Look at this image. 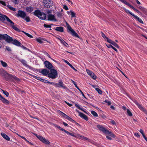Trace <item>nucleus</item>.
<instances>
[{"mask_svg": "<svg viewBox=\"0 0 147 147\" xmlns=\"http://www.w3.org/2000/svg\"><path fill=\"white\" fill-rule=\"evenodd\" d=\"M37 41L38 42L42 43L43 42V41L42 40V39L40 38H38L36 39Z\"/></svg>", "mask_w": 147, "mask_h": 147, "instance_id": "obj_40", "label": "nucleus"}, {"mask_svg": "<svg viewBox=\"0 0 147 147\" xmlns=\"http://www.w3.org/2000/svg\"><path fill=\"white\" fill-rule=\"evenodd\" d=\"M80 114H81L79 116L80 117H81L82 118L84 119L86 121L88 120V117L86 115H85L82 113Z\"/></svg>", "mask_w": 147, "mask_h": 147, "instance_id": "obj_20", "label": "nucleus"}, {"mask_svg": "<svg viewBox=\"0 0 147 147\" xmlns=\"http://www.w3.org/2000/svg\"><path fill=\"white\" fill-rule=\"evenodd\" d=\"M61 115L62 116L64 117L65 119H66L68 116L66 115L65 113L61 112Z\"/></svg>", "mask_w": 147, "mask_h": 147, "instance_id": "obj_44", "label": "nucleus"}, {"mask_svg": "<svg viewBox=\"0 0 147 147\" xmlns=\"http://www.w3.org/2000/svg\"><path fill=\"white\" fill-rule=\"evenodd\" d=\"M105 102L107 103L108 105H110L111 104V102L110 101H108L107 100H105Z\"/></svg>", "mask_w": 147, "mask_h": 147, "instance_id": "obj_53", "label": "nucleus"}, {"mask_svg": "<svg viewBox=\"0 0 147 147\" xmlns=\"http://www.w3.org/2000/svg\"><path fill=\"white\" fill-rule=\"evenodd\" d=\"M111 44L117 48H119V46L117 45V44L113 41Z\"/></svg>", "mask_w": 147, "mask_h": 147, "instance_id": "obj_34", "label": "nucleus"}, {"mask_svg": "<svg viewBox=\"0 0 147 147\" xmlns=\"http://www.w3.org/2000/svg\"><path fill=\"white\" fill-rule=\"evenodd\" d=\"M2 65L4 67H6L7 66V65L5 62L3 61H0Z\"/></svg>", "mask_w": 147, "mask_h": 147, "instance_id": "obj_26", "label": "nucleus"}, {"mask_svg": "<svg viewBox=\"0 0 147 147\" xmlns=\"http://www.w3.org/2000/svg\"><path fill=\"white\" fill-rule=\"evenodd\" d=\"M37 138L44 143L46 144H49L50 142L47 140L40 136H38L36 134H34Z\"/></svg>", "mask_w": 147, "mask_h": 147, "instance_id": "obj_5", "label": "nucleus"}, {"mask_svg": "<svg viewBox=\"0 0 147 147\" xmlns=\"http://www.w3.org/2000/svg\"><path fill=\"white\" fill-rule=\"evenodd\" d=\"M58 39L60 41L61 43H63L65 42V41L63 39L59 38H58Z\"/></svg>", "mask_w": 147, "mask_h": 147, "instance_id": "obj_54", "label": "nucleus"}, {"mask_svg": "<svg viewBox=\"0 0 147 147\" xmlns=\"http://www.w3.org/2000/svg\"><path fill=\"white\" fill-rule=\"evenodd\" d=\"M108 132H107L106 133H105L106 134L109 135L110 136L113 137V138H115V135L113 133H112L111 132L107 130Z\"/></svg>", "mask_w": 147, "mask_h": 147, "instance_id": "obj_23", "label": "nucleus"}, {"mask_svg": "<svg viewBox=\"0 0 147 147\" xmlns=\"http://www.w3.org/2000/svg\"><path fill=\"white\" fill-rule=\"evenodd\" d=\"M71 13V16L72 17H75V13L74 12H73L71 11H70Z\"/></svg>", "mask_w": 147, "mask_h": 147, "instance_id": "obj_49", "label": "nucleus"}, {"mask_svg": "<svg viewBox=\"0 0 147 147\" xmlns=\"http://www.w3.org/2000/svg\"><path fill=\"white\" fill-rule=\"evenodd\" d=\"M97 127L100 130L102 131L105 134V133H106L107 132H108L107 131L108 130L106 129L102 125H97Z\"/></svg>", "mask_w": 147, "mask_h": 147, "instance_id": "obj_12", "label": "nucleus"}, {"mask_svg": "<svg viewBox=\"0 0 147 147\" xmlns=\"http://www.w3.org/2000/svg\"><path fill=\"white\" fill-rule=\"evenodd\" d=\"M5 71H4L3 69L1 70L0 69V74L2 76H5V74L4 72L5 73Z\"/></svg>", "mask_w": 147, "mask_h": 147, "instance_id": "obj_29", "label": "nucleus"}, {"mask_svg": "<svg viewBox=\"0 0 147 147\" xmlns=\"http://www.w3.org/2000/svg\"><path fill=\"white\" fill-rule=\"evenodd\" d=\"M66 27L69 30L68 32H70V33L73 36L76 37H78V35L77 34L72 28L67 23L66 24Z\"/></svg>", "mask_w": 147, "mask_h": 147, "instance_id": "obj_7", "label": "nucleus"}, {"mask_svg": "<svg viewBox=\"0 0 147 147\" xmlns=\"http://www.w3.org/2000/svg\"><path fill=\"white\" fill-rule=\"evenodd\" d=\"M40 81L45 83H48V81L42 78L41 79V80Z\"/></svg>", "mask_w": 147, "mask_h": 147, "instance_id": "obj_46", "label": "nucleus"}, {"mask_svg": "<svg viewBox=\"0 0 147 147\" xmlns=\"http://www.w3.org/2000/svg\"><path fill=\"white\" fill-rule=\"evenodd\" d=\"M7 7L8 8H9V9L11 10H12L13 11H16V8L13 7H12L11 6L9 5H7Z\"/></svg>", "mask_w": 147, "mask_h": 147, "instance_id": "obj_28", "label": "nucleus"}, {"mask_svg": "<svg viewBox=\"0 0 147 147\" xmlns=\"http://www.w3.org/2000/svg\"><path fill=\"white\" fill-rule=\"evenodd\" d=\"M69 66L71 64L70 63H69L67 60L64 59L63 60Z\"/></svg>", "mask_w": 147, "mask_h": 147, "instance_id": "obj_56", "label": "nucleus"}, {"mask_svg": "<svg viewBox=\"0 0 147 147\" xmlns=\"http://www.w3.org/2000/svg\"><path fill=\"white\" fill-rule=\"evenodd\" d=\"M79 137H80L81 138V139L83 140H88V139L86 137H84V136H80V135H79L78 136Z\"/></svg>", "mask_w": 147, "mask_h": 147, "instance_id": "obj_39", "label": "nucleus"}, {"mask_svg": "<svg viewBox=\"0 0 147 147\" xmlns=\"http://www.w3.org/2000/svg\"><path fill=\"white\" fill-rule=\"evenodd\" d=\"M5 73L6 74H5V77L6 80H8L12 79L13 78L12 75L8 74L6 71H5Z\"/></svg>", "mask_w": 147, "mask_h": 147, "instance_id": "obj_14", "label": "nucleus"}, {"mask_svg": "<svg viewBox=\"0 0 147 147\" xmlns=\"http://www.w3.org/2000/svg\"><path fill=\"white\" fill-rule=\"evenodd\" d=\"M0 39L5 40L8 42H10L13 40L12 38L7 34H0Z\"/></svg>", "mask_w": 147, "mask_h": 147, "instance_id": "obj_3", "label": "nucleus"}, {"mask_svg": "<svg viewBox=\"0 0 147 147\" xmlns=\"http://www.w3.org/2000/svg\"><path fill=\"white\" fill-rule=\"evenodd\" d=\"M0 100L3 103L6 105H8L9 104V101L7 99H6L2 96L0 98Z\"/></svg>", "mask_w": 147, "mask_h": 147, "instance_id": "obj_15", "label": "nucleus"}, {"mask_svg": "<svg viewBox=\"0 0 147 147\" xmlns=\"http://www.w3.org/2000/svg\"><path fill=\"white\" fill-rule=\"evenodd\" d=\"M11 42H12V43L15 45L18 46H21V43L16 39L14 40H13Z\"/></svg>", "mask_w": 147, "mask_h": 147, "instance_id": "obj_16", "label": "nucleus"}, {"mask_svg": "<svg viewBox=\"0 0 147 147\" xmlns=\"http://www.w3.org/2000/svg\"><path fill=\"white\" fill-rule=\"evenodd\" d=\"M63 7L66 10H67L69 9L68 7L66 5H64Z\"/></svg>", "mask_w": 147, "mask_h": 147, "instance_id": "obj_59", "label": "nucleus"}, {"mask_svg": "<svg viewBox=\"0 0 147 147\" xmlns=\"http://www.w3.org/2000/svg\"><path fill=\"white\" fill-rule=\"evenodd\" d=\"M91 77L94 80H95L96 79V75L93 72L91 73V74L90 75Z\"/></svg>", "mask_w": 147, "mask_h": 147, "instance_id": "obj_31", "label": "nucleus"}, {"mask_svg": "<svg viewBox=\"0 0 147 147\" xmlns=\"http://www.w3.org/2000/svg\"><path fill=\"white\" fill-rule=\"evenodd\" d=\"M133 16L135 18H136V19L139 22H140V23H141V24H143V22L142 21V20L140 18H139L137 16H136L135 15H134V16Z\"/></svg>", "mask_w": 147, "mask_h": 147, "instance_id": "obj_21", "label": "nucleus"}, {"mask_svg": "<svg viewBox=\"0 0 147 147\" xmlns=\"http://www.w3.org/2000/svg\"><path fill=\"white\" fill-rule=\"evenodd\" d=\"M86 71L87 73L89 75H90V74H91V73H92V72L89 69H86Z\"/></svg>", "mask_w": 147, "mask_h": 147, "instance_id": "obj_52", "label": "nucleus"}, {"mask_svg": "<svg viewBox=\"0 0 147 147\" xmlns=\"http://www.w3.org/2000/svg\"><path fill=\"white\" fill-rule=\"evenodd\" d=\"M76 88H77L80 91V92L81 93L82 95L84 97V98L86 99V97L85 96V95L84 94H83V93L81 91V90L79 89V88L77 86H76Z\"/></svg>", "mask_w": 147, "mask_h": 147, "instance_id": "obj_33", "label": "nucleus"}, {"mask_svg": "<svg viewBox=\"0 0 147 147\" xmlns=\"http://www.w3.org/2000/svg\"><path fill=\"white\" fill-rule=\"evenodd\" d=\"M34 14L40 19L45 20L46 18V15L44 13L41 12L38 10H36L34 12Z\"/></svg>", "mask_w": 147, "mask_h": 147, "instance_id": "obj_2", "label": "nucleus"}, {"mask_svg": "<svg viewBox=\"0 0 147 147\" xmlns=\"http://www.w3.org/2000/svg\"><path fill=\"white\" fill-rule=\"evenodd\" d=\"M21 138H22L23 139H24L25 141H26L28 143L30 144H32V143H31V142H29L28 141L26 138H25L23 136H22V137H21Z\"/></svg>", "mask_w": 147, "mask_h": 147, "instance_id": "obj_50", "label": "nucleus"}, {"mask_svg": "<svg viewBox=\"0 0 147 147\" xmlns=\"http://www.w3.org/2000/svg\"><path fill=\"white\" fill-rule=\"evenodd\" d=\"M32 77H33L34 78L37 80H39L40 81L41 80V78L40 77H37L35 76H34V75H32Z\"/></svg>", "mask_w": 147, "mask_h": 147, "instance_id": "obj_36", "label": "nucleus"}, {"mask_svg": "<svg viewBox=\"0 0 147 147\" xmlns=\"http://www.w3.org/2000/svg\"><path fill=\"white\" fill-rule=\"evenodd\" d=\"M138 8L141 10L146 15H147V10L145 8L142 7V6H139L138 7Z\"/></svg>", "mask_w": 147, "mask_h": 147, "instance_id": "obj_17", "label": "nucleus"}, {"mask_svg": "<svg viewBox=\"0 0 147 147\" xmlns=\"http://www.w3.org/2000/svg\"><path fill=\"white\" fill-rule=\"evenodd\" d=\"M6 49L8 51H11V49L9 47L6 46Z\"/></svg>", "mask_w": 147, "mask_h": 147, "instance_id": "obj_55", "label": "nucleus"}, {"mask_svg": "<svg viewBox=\"0 0 147 147\" xmlns=\"http://www.w3.org/2000/svg\"><path fill=\"white\" fill-rule=\"evenodd\" d=\"M62 44H63L64 46H65V47H68V44L65 42H64V43Z\"/></svg>", "mask_w": 147, "mask_h": 147, "instance_id": "obj_60", "label": "nucleus"}, {"mask_svg": "<svg viewBox=\"0 0 147 147\" xmlns=\"http://www.w3.org/2000/svg\"><path fill=\"white\" fill-rule=\"evenodd\" d=\"M3 16H5V17H4V20H5V19L8 22H9L10 24H11V25L12 26V28L14 29L15 30L19 32L20 31V30L17 27H16V26L13 25L14 24V23L11 20L7 17L5 15H3Z\"/></svg>", "mask_w": 147, "mask_h": 147, "instance_id": "obj_4", "label": "nucleus"}, {"mask_svg": "<svg viewBox=\"0 0 147 147\" xmlns=\"http://www.w3.org/2000/svg\"><path fill=\"white\" fill-rule=\"evenodd\" d=\"M66 119H68V120L71 121L73 122H76L74 120H73L72 118H71L68 116V117H67Z\"/></svg>", "mask_w": 147, "mask_h": 147, "instance_id": "obj_38", "label": "nucleus"}, {"mask_svg": "<svg viewBox=\"0 0 147 147\" xmlns=\"http://www.w3.org/2000/svg\"><path fill=\"white\" fill-rule=\"evenodd\" d=\"M18 60L19 61H20L24 65L26 66L27 65L26 63V62L25 60L23 59H19Z\"/></svg>", "mask_w": 147, "mask_h": 147, "instance_id": "obj_25", "label": "nucleus"}, {"mask_svg": "<svg viewBox=\"0 0 147 147\" xmlns=\"http://www.w3.org/2000/svg\"><path fill=\"white\" fill-rule=\"evenodd\" d=\"M135 103L137 105L138 107L141 110L143 111L147 115V111L144 109L139 103L138 102L135 101ZM147 120V118H146Z\"/></svg>", "mask_w": 147, "mask_h": 147, "instance_id": "obj_10", "label": "nucleus"}, {"mask_svg": "<svg viewBox=\"0 0 147 147\" xmlns=\"http://www.w3.org/2000/svg\"><path fill=\"white\" fill-rule=\"evenodd\" d=\"M106 45V46L108 48H112V47H113V46L111 45H110V44H109V45Z\"/></svg>", "mask_w": 147, "mask_h": 147, "instance_id": "obj_62", "label": "nucleus"}, {"mask_svg": "<svg viewBox=\"0 0 147 147\" xmlns=\"http://www.w3.org/2000/svg\"><path fill=\"white\" fill-rule=\"evenodd\" d=\"M26 11L28 12H32L33 10V8L31 7H28L26 8Z\"/></svg>", "mask_w": 147, "mask_h": 147, "instance_id": "obj_22", "label": "nucleus"}, {"mask_svg": "<svg viewBox=\"0 0 147 147\" xmlns=\"http://www.w3.org/2000/svg\"><path fill=\"white\" fill-rule=\"evenodd\" d=\"M123 3H124L125 4V5H128V6H129V7L131 8L132 9L134 10L135 9V8L133 6H132L130 4H129V3L127 2L126 1H124V2Z\"/></svg>", "mask_w": 147, "mask_h": 147, "instance_id": "obj_24", "label": "nucleus"}, {"mask_svg": "<svg viewBox=\"0 0 147 147\" xmlns=\"http://www.w3.org/2000/svg\"><path fill=\"white\" fill-rule=\"evenodd\" d=\"M22 32H24V34H26V35H27L28 37H30V38H33L32 36V35H30V34H28V33H27L26 32H24V31H22Z\"/></svg>", "mask_w": 147, "mask_h": 147, "instance_id": "obj_43", "label": "nucleus"}, {"mask_svg": "<svg viewBox=\"0 0 147 147\" xmlns=\"http://www.w3.org/2000/svg\"><path fill=\"white\" fill-rule=\"evenodd\" d=\"M24 19L27 22H28L30 21V18L29 17L26 16L25 17Z\"/></svg>", "mask_w": 147, "mask_h": 147, "instance_id": "obj_41", "label": "nucleus"}, {"mask_svg": "<svg viewBox=\"0 0 147 147\" xmlns=\"http://www.w3.org/2000/svg\"><path fill=\"white\" fill-rule=\"evenodd\" d=\"M5 17V16H3V15L0 13V20H4V18Z\"/></svg>", "mask_w": 147, "mask_h": 147, "instance_id": "obj_45", "label": "nucleus"}, {"mask_svg": "<svg viewBox=\"0 0 147 147\" xmlns=\"http://www.w3.org/2000/svg\"><path fill=\"white\" fill-rule=\"evenodd\" d=\"M69 66H70L72 69H73L75 71H77V70L76 69H75V68L71 64Z\"/></svg>", "mask_w": 147, "mask_h": 147, "instance_id": "obj_57", "label": "nucleus"}, {"mask_svg": "<svg viewBox=\"0 0 147 147\" xmlns=\"http://www.w3.org/2000/svg\"><path fill=\"white\" fill-rule=\"evenodd\" d=\"M48 20L57 22V20L55 17V16L52 14H49L47 16Z\"/></svg>", "mask_w": 147, "mask_h": 147, "instance_id": "obj_8", "label": "nucleus"}, {"mask_svg": "<svg viewBox=\"0 0 147 147\" xmlns=\"http://www.w3.org/2000/svg\"><path fill=\"white\" fill-rule=\"evenodd\" d=\"M46 28H50L51 27V25H48L46 24H44L43 25Z\"/></svg>", "mask_w": 147, "mask_h": 147, "instance_id": "obj_47", "label": "nucleus"}, {"mask_svg": "<svg viewBox=\"0 0 147 147\" xmlns=\"http://www.w3.org/2000/svg\"><path fill=\"white\" fill-rule=\"evenodd\" d=\"M95 89L98 92V93L100 94H101L102 93V92L99 88H95Z\"/></svg>", "mask_w": 147, "mask_h": 147, "instance_id": "obj_37", "label": "nucleus"}, {"mask_svg": "<svg viewBox=\"0 0 147 147\" xmlns=\"http://www.w3.org/2000/svg\"><path fill=\"white\" fill-rule=\"evenodd\" d=\"M91 113L95 117H97L98 116V115L97 113L94 111H91Z\"/></svg>", "mask_w": 147, "mask_h": 147, "instance_id": "obj_27", "label": "nucleus"}, {"mask_svg": "<svg viewBox=\"0 0 147 147\" xmlns=\"http://www.w3.org/2000/svg\"><path fill=\"white\" fill-rule=\"evenodd\" d=\"M140 133H141L142 134L143 137L144 136H145V135H144V134L143 131L142 129H140Z\"/></svg>", "mask_w": 147, "mask_h": 147, "instance_id": "obj_58", "label": "nucleus"}, {"mask_svg": "<svg viewBox=\"0 0 147 147\" xmlns=\"http://www.w3.org/2000/svg\"><path fill=\"white\" fill-rule=\"evenodd\" d=\"M55 30L58 31L60 32H63V28L62 26H59L56 27Z\"/></svg>", "mask_w": 147, "mask_h": 147, "instance_id": "obj_19", "label": "nucleus"}, {"mask_svg": "<svg viewBox=\"0 0 147 147\" xmlns=\"http://www.w3.org/2000/svg\"><path fill=\"white\" fill-rule=\"evenodd\" d=\"M26 13L24 11L21 10H19L18 11L17 16H18L24 19L26 17Z\"/></svg>", "mask_w": 147, "mask_h": 147, "instance_id": "obj_9", "label": "nucleus"}, {"mask_svg": "<svg viewBox=\"0 0 147 147\" xmlns=\"http://www.w3.org/2000/svg\"><path fill=\"white\" fill-rule=\"evenodd\" d=\"M3 92V93L6 95L7 97L9 96V93L6 91H5L3 90H1Z\"/></svg>", "mask_w": 147, "mask_h": 147, "instance_id": "obj_30", "label": "nucleus"}, {"mask_svg": "<svg viewBox=\"0 0 147 147\" xmlns=\"http://www.w3.org/2000/svg\"><path fill=\"white\" fill-rule=\"evenodd\" d=\"M39 72L43 74L44 76L48 75L49 78L52 79L56 78L57 76V71L53 69H51V73H49V71L47 69H39Z\"/></svg>", "mask_w": 147, "mask_h": 147, "instance_id": "obj_1", "label": "nucleus"}, {"mask_svg": "<svg viewBox=\"0 0 147 147\" xmlns=\"http://www.w3.org/2000/svg\"><path fill=\"white\" fill-rule=\"evenodd\" d=\"M123 9H124V10L125 11L126 13H129L131 15L133 16H134V14H133L131 12H130L128 10L126 9L125 8H124Z\"/></svg>", "mask_w": 147, "mask_h": 147, "instance_id": "obj_32", "label": "nucleus"}, {"mask_svg": "<svg viewBox=\"0 0 147 147\" xmlns=\"http://www.w3.org/2000/svg\"><path fill=\"white\" fill-rule=\"evenodd\" d=\"M56 87H62L64 89H66L67 87L65 86L64 85V84L61 80H59V82L58 83H56Z\"/></svg>", "mask_w": 147, "mask_h": 147, "instance_id": "obj_11", "label": "nucleus"}, {"mask_svg": "<svg viewBox=\"0 0 147 147\" xmlns=\"http://www.w3.org/2000/svg\"><path fill=\"white\" fill-rule=\"evenodd\" d=\"M134 135L135 136H136V137H140V135H139V134L137 133H136L134 134Z\"/></svg>", "mask_w": 147, "mask_h": 147, "instance_id": "obj_64", "label": "nucleus"}, {"mask_svg": "<svg viewBox=\"0 0 147 147\" xmlns=\"http://www.w3.org/2000/svg\"><path fill=\"white\" fill-rule=\"evenodd\" d=\"M44 64L45 67L48 69H51L53 67L52 64L48 61H45Z\"/></svg>", "mask_w": 147, "mask_h": 147, "instance_id": "obj_13", "label": "nucleus"}, {"mask_svg": "<svg viewBox=\"0 0 147 147\" xmlns=\"http://www.w3.org/2000/svg\"><path fill=\"white\" fill-rule=\"evenodd\" d=\"M1 135L2 136L5 140L7 141H9L10 138L6 134L3 133H1Z\"/></svg>", "mask_w": 147, "mask_h": 147, "instance_id": "obj_18", "label": "nucleus"}, {"mask_svg": "<svg viewBox=\"0 0 147 147\" xmlns=\"http://www.w3.org/2000/svg\"><path fill=\"white\" fill-rule=\"evenodd\" d=\"M101 35L103 38L105 40L107 38V37L102 32H101Z\"/></svg>", "mask_w": 147, "mask_h": 147, "instance_id": "obj_48", "label": "nucleus"}, {"mask_svg": "<svg viewBox=\"0 0 147 147\" xmlns=\"http://www.w3.org/2000/svg\"><path fill=\"white\" fill-rule=\"evenodd\" d=\"M43 3L47 8H50L53 5V2L51 0H44Z\"/></svg>", "mask_w": 147, "mask_h": 147, "instance_id": "obj_6", "label": "nucleus"}, {"mask_svg": "<svg viewBox=\"0 0 147 147\" xmlns=\"http://www.w3.org/2000/svg\"><path fill=\"white\" fill-rule=\"evenodd\" d=\"M20 47H22L24 49H25V50H27V49H28L27 48H26V47H24V46H23L21 44V46H20Z\"/></svg>", "mask_w": 147, "mask_h": 147, "instance_id": "obj_61", "label": "nucleus"}, {"mask_svg": "<svg viewBox=\"0 0 147 147\" xmlns=\"http://www.w3.org/2000/svg\"><path fill=\"white\" fill-rule=\"evenodd\" d=\"M127 112L128 115L129 116H131L132 115V114L131 111L128 109H127Z\"/></svg>", "mask_w": 147, "mask_h": 147, "instance_id": "obj_35", "label": "nucleus"}, {"mask_svg": "<svg viewBox=\"0 0 147 147\" xmlns=\"http://www.w3.org/2000/svg\"><path fill=\"white\" fill-rule=\"evenodd\" d=\"M105 40L111 44L113 42L111 39H109L108 38H107L106 39H105Z\"/></svg>", "mask_w": 147, "mask_h": 147, "instance_id": "obj_42", "label": "nucleus"}, {"mask_svg": "<svg viewBox=\"0 0 147 147\" xmlns=\"http://www.w3.org/2000/svg\"><path fill=\"white\" fill-rule=\"evenodd\" d=\"M0 3H1L2 5L4 6H6V3L5 2L2 1H0Z\"/></svg>", "mask_w": 147, "mask_h": 147, "instance_id": "obj_51", "label": "nucleus"}, {"mask_svg": "<svg viewBox=\"0 0 147 147\" xmlns=\"http://www.w3.org/2000/svg\"><path fill=\"white\" fill-rule=\"evenodd\" d=\"M58 129H59L60 130H62L63 131H64L65 130V129L63 128H61V127L60 126H59L57 127Z\"/></svg>", "mask_w": 147, "mask_h": 147, "instance_id": "obj_63", "label": "nucleus"}]
</instances>
